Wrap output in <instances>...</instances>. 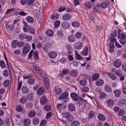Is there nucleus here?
<instances>
[{"mask_svg":"<svg viewBox=\"0 0 126 126\" xmlns=\"http://www.w3.org/2000/svg\"><path fill=\"white\" fill-rule=\"evenodd\" d=\"M88 48L87 46L84 47L83 50L81 52V54L83 55L86 56L88 54Z\"/></svg>","mask_w":126,"mask_h":126,"instance_id":"obj_11","label":"nucleus"},{"mask_svg":"<svg viewBox=\"0 0 126 126\" xmlns=\"http://www.w3.org/2000/svg\"><path fill=\"white\" fill-rule=\"evenodd\" d=\"M121 93V91L118 90H115L114 91L115 96L117 97H119L120 96Z\"/></svg>","mask_w":126,"mask_h":126,"instance_id":"obj_39","label":"nucleus"},{"mask_svg":"<svg viewBox=\"0 0 126 126\" xmlns=\"http://www.w3.org/2000/svg\"><path fill=\"white\" fill-rule=\"evenodd\" d=\"M115 73L118 76L120 77L121 76L122 74V71L120 70H117L116 71Z\"/></svg>","mask_w":126,"mask_h":126,"instance_id":"obj_49","label":"nucleus"},{"mask_svg":"<svg viewBox=\"0 0 126 126\" xmlns=\"http://www.w3.org/2000/svg\"><path fill=\"white\" fill-rule=\"evenodd\" d=\"M109 51L110 53L113 52L115 48L114 44L112 42H110L109 43Z\"/></svg>","mask_w":126,"mask_h":126,"instance_id":"obj_14","label":"nucleus"},{"mask_svg":"<svg viewBox=\"0 0 126 126\" xmlns=\"http://www.w3.org/2000/svg\"><path fill=\"white\" fill-rule=\"evenodd\" d=\"M99 74L97 73H95L92 76V79L93 81L97 80L99 78Z\"/></svg>","mask_w":126,"mask_h":126,"instance_id":"obj_25","label":"nucleus"},{"mask_svg":"<svg viewBox=\"0 0 126 126\" xmlns=\"http://www.w3.org/2000/svg\"><path fill=\"white\" fill-rule=\"evenodd\" d=\"M16 110L18 112L22 111L23 110L21 106L20 105H17L16 108Z\"/></svg>","mask_w":126,"mask_h":126,"instance_id":"obj_48","label":"nucleus"},{"mask_svg":"<svg viewBox=\"0 0 126 126\" xmlns=\"http://www.w3.org/2000/svg\"><path fill=\"white\" fill-rule=\"evenodd\" d=\"M24 43L22 41H19L18 42V47L19 48L22 47V48L24 46Z\"/></svg>","mask_w":126,"mask_h":126,"instance_id":"obj_51","label":"nucleus"},{"mask_svg":"<svg viewBox=\"0 0 126 126\" xmlns=\"http://www.w3.org/2000/svg\"><path fill=\"white\" fill-rule=\"evenodd\" d=\"M126 101L125 99H123L120 101L118 103V106H123L126 102Z\"/></svg>","mask_w":126,"mask_h":126,"instance_id":"obj_40","label":"nucleus"},{"mask_svg":"<svg viewBox=\"0 0 126 126\" xmlns=\"http://www.w3.org/2000/svg\"><path fill=\"white\" fill-rule=\"evenodd\" d=\"M119 42L122 45H124L126 43V40L125 39L121 38L119 40Z\"/></svg>","mask_w":126,"mask_h":126,"instance_id":"obj_57","label":"nucleus"},{"mask_svg":"<svg viewBox=\"0 0 126 126\" xmlns=\"http://www.w3.org/2000/svg\"><path fill=\"white\" fill-rule=\"evenodd\" d=\"M33 56L35 60H38L39 59L38 51H35L33 53Z\"/></svg>","mask_w":126,"mask_h":126,"instance_id":"obj_31","label":"nucleus"},{"mask_svg":"<svg viewBox=\"0 0 126 126\" xmlns=\"http://www.w3.org/2000/svg\"><path fill=\"white\" fill-rule=\"evenodd\" d=\"M51 109L50 106L48 105H46L43 108L44 109L47 111H50Z\"/></svg>","mask_w":126,"mask_h":126,"instance_id":"obj_42","label":"nucleus"},{"mask_svg":"<svg viewBox=\"0 0 126 126\" xmlns=\"http://www.w3.org/2000/svg\"><path fill=\"white\" fill-rule=\"evenodd\" d=\"M54 90L55 94L57 95H60L62 93V90L60 88L56 89L55 88Z\"/></svg>","mask_w":126,"mask_h":126,"instance_id":"obj_32","label":"nucleus"},{"mask_svg":"<svg viewBox=\"0 0 126 126\" xmlns=\"http://www.w3.org/2000/svg\"><path fill=\"white\" fill-rule=\"evenodd\" d=\"M33 76V75L31 74H30L27 75L26 76L24 77L23 79H28L31 78H32Z\"/></svg>","mask_w":126,"mask_h":126,"instance_id":"obj_58","label":"nucleus"},{"mask_svg":"<svg viewBox=\"0 0 126 126\" xmlns=\"http://www.w3.org/2000/svg\"><path fill=\"white\" fill-rule=\"evenodd\" d=\"M89 90V89L87 87H84L82 88V92H87Z\"/></svg>","mask_w":126,"mask_h":126,"instance_id":"obj_61","label":"nucleus"},{"mask_svg":"<svg viewBox=\"0 0 126 126\" xmlns=\"http://www.w3.org/2000/svg\"><path fill=\"white\" fill-rule=\"evenodd\" d=\"M71 18V15L68 13L64 14L62 17L63 19L65 21H67L70 20Z\"/></svg>","mask_w":126,"mask_h":126,"instance_id":"obj_6","label":"nucleus"},{"mask_svg":"<svg viewBox=\"0 0 126 126\" xmlns=\"http://www.w3.org/2000/svg\"><path fill=\"white\" fill-rule=\"evenodd\" d=\"M48 55L49 57L51 58H54L57 56V54L56 52H49Z\"/></svg>","mask_w":126,"mask_h":126,"instance_id":"obj_18","label":"nucleus"},{"mask_svg":"<svg viewBox=\"0 0 126 126\" xmlns=\"http://www.w3.org/2000/svg\"><path fill=\"white\" fill-rule=\"evenodd\" d=\"M26 19L27 21L29 23H32L34 21L33 19L31 16L27 17Z\"/></svg>","mask_w":126,"mask_h":126,"instance_id":"obj_38","label":"nucleus"},{"mask_svg":"<svg viewBox=\"0 0 126 126\" xmlns=\"http://www.w3.org/2000/svg\"><path fill=\"white\" fill-rule=\"evenodd\" d=\"M121 61L119 59H117L115 60L114 63V66L116 68L119 67L121 65Z\"/></svg>","mask_w":126,"mask_h":126,"instance_id":"obj_7","label":"nucleus"},{"mask_svg":"<svg viewBox=\"0 0 126 126\" xmlns=\"http://www.w3.org/2000/svg\"><path fill=\"white\" fill-rule=\"evenodd\" d=\"M9 83V81L8 80H6L4 82L3 84L4 86L5 87H7L8 86Z\"/></svg>","mask_w":126,"mask_h":126,"instance_id":"obj_46","label":"nucleus"},{"mask_svg":"<svg viewBox=\"0 0 126 126\" xmlns=\"http://www.w3.org/2000/svg\"><path fill=\"white\" fill-rule=\"evenodd\" d=\"M47 99L46 97L44 96H42L40 98L39 102L42 105H45L47 102Z\"/></svg>","mask_w":126,"mask_h":126,"instance_id":"obj_9","label":"nucleus"},{"mask_svg":"<svg viewBox=\"0 0 126 126\" xmlns=\"http://www.w3.org/2000/svg\"><path fill=\"white\" fill-rule=\"evenodd\" d=\"M71 25L75 28H77L79 26L80 24L77 21H74L72 23Z\"/></svg>","mask_w":126,"mask_h":126,"instance_id":"obj_28","label":"nucleus"},{"mask_svg":"<svg viewBox=\"0 0 126 126\" xmlns=\"http://www.w3.org/2000/svg\"><path fill=\"white\" fill-rule=\"evenodd\" d=\"M25 46L22 50V53L24 54H27L30 49L31 47L30 45L27 43L25 44Z\"/></svg>","mask_w":126,"mask_h":126,"instance_id":"obj_2","label":"nucleus"},{"mask_svg":"<svg viewBox=\"0 0 126 126\" xmlns=\"http://www.w3.org/2000/svg\"><path fill=\"white\" fill-rule=\"evenodd\" d=\"M36 114V112L34 111L31 110L28 114V116L30 118H32L35 116Z\"/></svg>","mask_w":126,"mask_h":126,"instance_id":"obj_21","label":"nucleus"},{"mask_svg":"<svg viewBox=\"0 0 126 126\" xmlns=\"http://www.w3.org/2000/svg\"><path fill=\"white\" fill-rule=\"evenodd\" d=\"M105 91L109 93L111 92L112 90L111 89V87L109 85H106L105 86Z\"/></svg>","mask_w":126,"mask_h":126,"instance_id":"obj_36","label":"nucleus"},{"mask_svg":"<svg viewBox=\"0 0 126 126\" xmlns=\"http://www.w3.org/2000/svg\"><path fill=\"white\" fill-rule=\"evenodd\" d=\"M60 21L57 20L55 21L54 23V27L55 28H57L60 26Z\"/></svg>","mask_w":126,"mask_h":126,"instance_id":"obj_50","label":"nucleus"},{"mask_svg":"<svg viewBox=\"0 0 126 126\" xmlns=\"http://www.w3.org/2000/svg\"><path fill=\"white\" fill-rule=\"evenodd\" d=\"M81 32H78L75 35V37L77 38H79L81 36Z\"/></svg>","mask_w":126,"mask_h":126,"instance_id":"obj_60","label":"nucleus"},{"mask_svg":"<svg viewBox=\"0 0 126 126\" xmlns=\"http://www.w3.org/2000/svg\"><path fill=\"white\" fill-rule=\"evenodd\" d=\"M31 121L30 119L27 118L25 119L24 122V126H30Z\"/></svg>","mask_w":126,"mask_h":126,"instance_id":"obj_19","label":"nucleus"},{"mask_svg":"<svg viewBox=\"0 0 126 126\" xmlns=\"http://www.w3.org/2000/svg\"><path fill=\"white\" fill-rule=\"evenodd\" d=\"M19 101L21 104H25L27 102V98L25 96H23L20 98Z\"/></svg>","mask_w":126,"mask_h":126,"instance_id":"obj_22","label":"nucleus"},{"mask_svg":"<svg viewBox=\"0 0 126 126\" xmlns=\"http://www.w3.org/2000/svg\"><path fill=\"white\" fill-rule=\"evenodd\" d=\"M43 81L46 89L47 90L49 88V80L48 78H44L43 79Z\"/></svg>","mask_w":126,"mask_h":126,"instance_id":"obj_3","label":"nucleus"},{"mask_svg":"<svg viewBox=\"0 0 126 126\" xmlns=\"http://www.w3.org/2000/svg\"><path fill=\"white\" fill-rule=\"evenodd\" d=\"M57 33L58 35L60 37H62L63 36V33L62 31L60 30L57 32Z\"/></svg>","mask_w":126,"mask_h":126,"instance_id":"obj_63","label":"nucleus"},{"mask_svg":"<svg viewBox=\"0 0 126 126\" xmlns=\"http://www.w3.org/2000/svg\"><path fill=\"white\" fill-rule=\"evenodd\" d=\"M59 16V14L57 13H54L52 15L51 18L52 19L55 20L58 19Z\"/></svg>","mask_w":126,"mask_h":126,"instance_id":"obj_24","label":"nucleus"},{"mask_svg":"<svg viewBox=\"0 0 126 126\" xmlns=\"http://www.w3.org/2000/svg\"><path fill=\"white\" fill-rule=\"evenodd\" d=\"M87 83V81L85 79H82L80 81L79 84L81 85L84 86L86 85Z\"/></svg>","mask_w":126,"mask_h":126,"instance_id":"obj_43","label":"nucleus"},{"mask_svg":"<svg viewBox=\"0 0 126 126\" xmlns=\"http://www.w3.org/2000/svg\"><path fill=\"white\" fill-rule=\"evenodd\" d=\"M32 122L34 125H36L39 123V119L38 118L35 117L33 119Z\"/></svg>","mask_w":126,"mask_h":126,"instance_id":"obj_37","label":"nucleus"},{"mask_svg":"<svg viewBox=\"0 0 126 126\" xmlns=\"http://www.w3.org/2000/svg\"><path fill=\"white\" fill-rule=\"evenodd\" d=\"M107 0H106L104 2H102L100 3V4H98L97 5V7H101V8L103 9H105L107 8Z\"/></svg>","mask_w":126,"mask_h":126,"instance_id":"obj_5","label":"nucleus"},{"mask_svg":"<svg viewBox=\"0 0 126 126\" xmlns=\"http://www.w3.org/2000/svg\"><path fill=\"white\" fill-rule=\"evenodd\" d=\"M83 44V43L81 42L77 43L75 45V48L76 49L79 50L82 47Z\"/></svg>","mask_w":126,"mask_h":126,"instance_id":"obj_8","label":"nucleus"},{"mask_svg":"<svg viewBox=\"0 0 126 126\" xmlns=\"http://www.w3.org/2000/svg\"><path fill=\"white\" fill-rule=\"evenodd\" d=\"M122 69L126 72V63H123L122 65Z\"/></svg>","mask_w":126,"mask_h":126,"instance_id":"obj_64","label":"nucleus"},{"mask_svg":"<svg viewBox=\"0 0 126 126\" xmlns=\"http://www.w3.org/2000/svg\"><path fill=\"white\" fill-rule=\"evenodd\" d=\"M33 105V104L31 102H29L26 104V107L29 109H30L32 108Z\"/></svg>","mask_w":126,"mask_h":126,"instance_id":"obj_54","label":"nucleus"},{"mask_svg":"<svg viewBox=\"0 0 126 126\" xmlns=\"http://www.w3.org/2000/svg\"><path fill=\"white\" fill-rule=\"evenodd\" d=\"M78 74V72L77 70H73L71 71L70 72V75L72 76H77Z\"/></svg>","mask_w":126,"mask_h":126,"instance_id":"obj_33","label":"nucleus"},{"mask_svg":"<svg viewBox=\"0 0 126 126\" xmlns=\"http://www.w3.org/2000/svg\"><path fill=\"white\" fill-rule=\"evenodd\" d=\"M44 89L43 87L40 88L37 91V93L39 95H41L43 94L44 93Z\"/></svg>","mask_w":126,"mask_h":126,"instance_id":"obj_16","label":"nucleus"},{"mask_svg":"<svg viewBox=\"0 0 126 126\" xmlns=\"http://www.w3.org/2000/svg\"><path fill=\"white\" fill-rule=\"evenodd\" d=\"M125 111L123 110H119L118 114L120 116H122L124 115Z\"/></svg>","mask_w":126,"mask_h":126,"instance_id":"obj_56","label":"nucleus"},{"mask_svg":"<svg viewBox=\"0 0 126 126\" xmlns=\"http://www.w3.org/2000/svg\"><path fill=\"white\" fill-rule=\"evenodd\" d=\"M68 95V93L67 92H65L60 96L59 98V100L64 99V101L65 102H67L69 100V99L67 98Z\"/></svg>","mask_w":126,"mask_h":126,"instance_id":"obj_1","label":"nucleus"},{"mask_svg":"<svg viewBox=\"0 0 126 126\" xmlns=\"http://www.w3.org/2000/svg\"><path fill=\"white\" fill-rule=\"evenodd\" d=\"M95 113L93 111H90L89 113L88 116L89 118L90 119H92L94 116Z\"/></svg>","mask_w":126,"mask_h":126,"instance_id":"obj_35","label":"nucleus"},{"mask_svg":"<svg viewBox=\"0 0 126 126\" xmlns=\"http://www.w3.org/2000/svg\"><path fill=\"white\" fill-rule=\"evenodd\" d=\"M99 96L100 98L102 99L106 97V95L104 92H101L99 94Z\"/></svg>","mask_w":126,"mask_h":126,"instance_id":"obj_53","label":"nucleus"},{"mask_svg":"<svg viewBox=\"0 0 126 126\" xmlns=\"http://www.w3.org/2000/svg\"><path fill=\"white\" fill-rule=\"evenodd\" d=\"M22 91L23 93L26 94L29 92V90L26 86H24L22 87Z\"/></svg>","mask_w":126,"mask_h":126,"instance_id":"obj_29","label":"nucleus"},{"mask_svg":"<svg viewBox=\"0 0 126 126\" xmlns=\"http://www.w3.org/2000/svg\"><path fill=\"white\" fill-rule=\"evenodd\" d=\"M97 117L98 119L101 121H104L106 120V118L102 114L99 113Z\"/></svg>","mask_w":126,"mask_h":126,"instance_id":"obj_23","label":"nucleus"},{"mask_svg":"<svg viewBox=\"0 0 126 126\" xmlns=\"http://www.w3.org/2000/svg\"><path fill=\"white\" fill-rule=\"evenodd\" d=\"M18 41L17 40H15L12 41V46L14 48H16V47L18 46Z\"/></svg>","mask_w":126,"mask_h":126,"instance_id":"obj_27","label":"nucleus"},{"mask_svg":"<svg viewBox=\"0 0 126 126\" xmlns=\"http://www.w3.org/2000/svg\"><path fill=\"white\" fill-rule=\"evenodd\" d=\"M92 4L91 2H86L85 4V6L86 7L90 8L91 7Z\"/></svg>","mask_w":126,"mask_h":126,"instance_id":"obj_44","label":"nucleus"},{"mask_svg":"<svg viewBox=\"0 0 126 126\" xmlns=\"http://www.w3.org/2000/svg\"><path fill=\"white\" fill-rule=\"evenodd\" d=\"M34 0H28L27 2V4L28 5H33V3L34 2Z\"/></svg>","mask_w":126,"mask_h":126,"instance_id":"obj_59","label":"nucleus"},{"mask_svg":"<svg viewBox=\"0 0 126 126\" xmlns=\"http://www.w3.org/2000/svg\"><path fill=\"white\" fill-rule=\"evenodd\" d=\"M28 83L30 85H33L34 83V80L33 79H29L28 80Z\"/></svg>","mask_w":126,"mask_h":126,"instance_id":"obj_52","label":"nucleus"},{"mask_svg":"<svg viewBox=\"0 0 126 126\" xmlns=\"http://www.w3.org/2000/svg\"><path fill=\"white\" fill-rule=\"evenodd\" d=\"M30 27L28 26H24L23 28V30L24 32H27L29 31Z\"/></svg>","mask_w":126,"mask_h":126,"instance_id":"obj_47","label":"nucleus"},{"mask_svg":"<svg viewBox=\"0 0 126 126\" xmlns=\"http://www.w3.org/2000/svg\"><path fill=\"white\" fill-rule=\"evenodd\" d=\"M70 115L71 114L69 112H64L63 113V116L66 118H69Z\"/></svg>","mask_w":126,"mask_h":126,"instance_id":"obj_41","label":"nucleus"},{"mask_svg":"<svg viewBox=\"0 0 126 126\" xmlns=\"http://www.w3.org/2000/svg\"><path fill=\"white\" fill-rule=\"evenodd\" d=\"M104 83L103 80L101 79L97 80L95 82V85L98 86H100L102 85Z\"/></svg>","mask_w":126,"mask_h":126,"instance_id":"obj_12","label":"nucleus"},{"mask_svg":"<svg viewBox=\"0 0 126 126\" xmlns=\"http://www.w3.org/2000/svg\"><path fill=\"white\" fill-rule=\"evenodd\" d=\"M57 109L59 110H63L66 108V106L63 104H59L57 107Z\"/></svg>","mask_w":126,"mask_h":126,"instance_id":"obj_30","label":"nucleus"},{"mask_svg":"<svg viewBox=\"0 0 126 126\" xmlns=\"http://www.w3.org/2000/svg\"><path fill=\"white\" fill-rule=\"evenodd\" d=\"M68 109L70 112H72L74 111L75 109L74 105L72 103L69 104L68 106Z\"/></svg>","mask_w":126,"mask_h":126,"instance_id":"obj_15","label":"nucleus"},{"mask_svg":"<svg viewBox=\"0 0 126 126\" xmlns=\"http://www.w3.org/2000/svg\"><path fill=\"white\" fill-rule=\"evenodd\" d=\"M71 96L75 101H77L79 99L78 95L76 93H73L71 94Z\"/></svg>","mask_w":126,"mask_h":126,"instance_id":"obj_17","label":"nucleus"},{"mask_svg":"<svg viewBox=\"0 0 126 126\" xmlns=\"http://www.w3.org/2000/svg\"><path fill=\"white\" fill-rule=\"evenodd\" d=\"M26 35L24 33H22L19 35V39L21 40H23L26 38Z\"/></svg>","mask_w":126,"mask_h":126,"instance_id":"obj_45","label":"nucleus"},{"mask_svg":"<svg viewBox=\"0 0 126 126\" xmlns=\"http://www.w3.org/2000/svg\"><path fill=\"white\" fill-rule=\"evenodd\" d=\"M0 65L2 68H4L5 67V64L3 61H1L0 62Z\"/></svg>","mask_w":126,"mask_h":126,"instance_id":"obj_62","label":"nucleus"},{"mask_svg":"<svg viewBox=\"0 0 126 126\" xmlns=\"http://www.w3.org/2000/svg\"><path fill=\"white\" fill-rule=\"evenodd\" d=\"M105 103L107 104L108 107H111L113 106L114 102L112 100L109 99L106 101Z\"/></svg>","mask_w":126,"mask_h":126,"instance_id":"obj_13","label":"nucleus"},{"mask_svg":"<svg viewBox=\"0 0 126 126\" xmlns=\"http://www.w3.org/2000/svg\"><path fill=\"white\" fill-rule=\"evenodd\" d=\"M69 41L71 42H73L75 41L74 37L73 36H69L68 37Z\"/></svg>","mask_w":126,"mask_h":126,"instance_id":"obj_55","label":"nucleus"},{"mask_svg":"<svg viewBox=\"0 0 126 126\" xmlns=\"http://www.w3.org/2000/svg\"><path fill=\"white\" fill-rule=\"evenodd\" d=\"M27 99L29 101H32L33 100V96L32 93H29L27 96Z\"/></svg>","mask_w":126,"mask_h":126,"instance_id":"obj_26","label":"nucleus"},{"mask_svg":"<svg viewBox=\"0 0 126 126\" xmlns=\"http://www.w3.org/2000/svg\"><path fill=\"white\" fill-rule=\"evenodd\" d=\"M46 34L48 36L50 37L53 36L54 35L53 31L50 30H48L46 32Z\"/></svg>","mask_w":126,"mask_h":126,"instance_id":"obj_20","label":"nucleus"},{"mask_svg":"<svg viewBox=\"0 0 126 126\" xmlns=\"http://www.w3.org/2000/svg\"><path fill=\"white\" fill-rule=\"evenodd\" d=\"M61 25L62 27L66 29H68L70 25L69 22L66 21L63 22Z\"/></svg>","mask_w":126,"mask_h":126,"instance_id":"obj_10","label":"nucleus"},{"mask_svg":"<svg viewBox=\"0 0 126 126\" xmlns=\"http://www.w3.org/2000/svg\"><path fill=\"white\" fill-rule=\"evenodd\" d=\"M80 125L79 122L77 121H73L71 123V126H79Z\"/></svg>","mask_w":126,"mask_h":126,"instance_id":"obj_34","label":"nucleus"},{"mask_svg":"<svg viewBox=\"0 0 126 126\" xmlns=\"http://www.w3.org/2000/svg\"><path fill=\"white\" fill-rule=\"evenodd\" d=\"M34 70L35 72L39 75L41 77H43L45 75L44 73L42 72L38 67H35Z\"/></svg>","mask_w":126,"mask_h":126,"instance_id":"obj_4","label":"nucleus"}]
</instances>
